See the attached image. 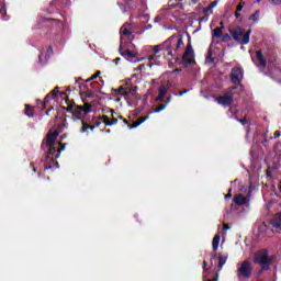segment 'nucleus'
I'll list each match as a JSON object with an SVG mask.
<instances>
[{"label":"nucleus","instance_id":"obj_20","mask_svg":"<svg viewBox=\"0 0 281 281\" xmlns=\"http://www.w3.org/2000/svg\"><path fill=\"white\" fill-rule=\"evenodd\" d=\"M157 60V55H151L149 56V64H147V67H153V65H159V63L156 61Z\"/></svg>","mask_w":281,"mask_h":281},{"label":"nucleus","instance_id":"obj_8","mask_svg":"<svg viewBox=\"0 0 281 281\" xmlns=\"http://www.w3.org/2000/svg\"><path fill=\"white\" fill-rule=\"evenodd\" d=\"M238 89V87L229 88L223 95L216 99L217 104L222 106H229L232 102H234V90Z\"/></svg>","mask_w":281,"mask_h":281},{"label":"nucleus","instance_id":"obj_49","mask_svg":"<svg viewBox=\"0 0 281 281\" xmlns=\"http://www.w3.org/2000/svg\"><path fill=\"white\" fill-rule=\"evenodd\" d=\"M119 5H120L121 10H123V12H125L124 4H119Z\"/></svg>","mask_w":281,"mask_h":281},{"label":"nucleus","instance_id":"obj_19","mask_svg":"<svg viewBox=\"0 0 281 281\" xmlns=\"http://www.w3.org/2000/svg\"><path fill=\"white\" fill-rule=\"evenodd\" d=\"M257 59L259 60V63L262 67H267V61L265 60L262 53L257 52Z\"/></svg>","mask_w":281,"mask_h":281},{"label":"nucleus","instance_id":"obj_39","mask_svg":"<svg viewBox=\"0 0 281 281\" xmlns=\"http://www.w3.org/2000/svg\"><path fill=\"white\" fill-rule=\"evenodd\" d=\"M80 80H82V78H79L76 83L78 85L79 89H82V85H80Z\"/></svg>","mask_w":281,"mask_h":281},{"label":"nucleus","instance_id":"obj_46","mask_svg":"<svg viewBox=\"0 0 281 281\" xmlns=\"http://www.w3.org/2000/svg\"><path fill=\"white\" fill-rule=\"evenodd\" d=\"M115 65H119L120 58L114 59Z\"/></svg>","mask_w":281,"mask_h":281},{"label":"nucleus","instance_id":"obj_31","mask_svg":"<svg viewBox=\"0 0 281 281\" xmlns=\"http://www.w3.org/2000/svg\"><path fill=\"white\" fill-rule=\"evenodd\" d=\"M272 5H280L281 0H269Z\"/></svg>","mask_w":281,"mask_h":281},{"label":"nucleus","instance_id":"obj_15","mask_svg":"<svg viewBox=\"0 0 281 281\" xmlns=\"http://www.w3.org/2000/svg\"><path fill=\"white\" fill-rule=\"evenodd\" d=\"M220 27H216L213 30V37L214 38H221V36H223V30L225 29V26H223V22L220 23Z\"/></svg>","mask_w":281,"mask_h":281},{"label":"nucleus","instance_id":"obj_25","mask_svg":"<svg viewBox=\"0 0 281 281\" xmlns=\"http://www.w3.org/2000/svg\"><path fill=\"white\" fill-rule=\"evenodd\" d=\"M139 19L142 21V23H148V21H150V15L149 14H143V15H139Z\"/></svg>","mask_w":281,"mask_h":281},{"label":"nucleus","instance_id":"obj_9","mask_svg":"<svg viewBox=\"0 0 281 281\" xmlns=\"http://www.w3.org/2000/svg\"><path fill=\"white\" fill-rule=\"evenodd\" d=\"M182 59L183 63H187V65H192V63H194V49H192V45L187 46Z\"/></svg>","mask_w":281,"mask_h":281},{"label":"nucleus","instance_id":"obj_23","mask_svg":"<svg viewBox=\"0 0 281 281\" xmlns=\"http://www.w3.org/2000/svg\"><path fill=\"white\" fill-rule=\"evenodd\" d=\"M155 54H159L160 52H166V48H164V44L154 46Z\"/></svg>","mask_w":281,"mask_h":281},{"label":"nucleus","instance_id":"obj_50","mask_svg":"<svg viewBox=\"0 0 281 281\" xmlns=\"http://www.w3.org/2000/svg\"><path fill=\"white\" fill-rule=\"evenodd\" d=\"M224 229H229V226L227 224H225Z\"/></svg>","mask_w":281,"mask_h":281},{"label":"nucleus","instance_id":"obj_14","mask_svg":"<svg viewBox=\"0 0 281 281\" xmlns=\"http://www.w3.org/2000/svg\"><path fill=\"white\" fill-rule=\"evenodd\" d=\"M270 223L276 229H281V213L274 215Z\"/></svg>","mask_w":281,"mask_h":281},{"label":"nucleus","instance_id":"obj_22","mask_svg":"<svg viewBox=\"0 0 281 281\" xmlns=\"http://www.w3.org/2000/svg\"><path fill=\"white\" fill-rule=\"evenodd\" d=\"M33 111L34 109H32L30 105H25V115H27V117H34Z\"/></svg>","mask_w":281,"mask_h":281},{"label":"nucleus","instance_id":"obj_44","mask_svg":"<svg viewBox=\"0 0 281 281\" xmlns=\"http://www.w3.org/2000/svg\"><path fill=\"white\" fill-rule=\"evenodd\" d=\"M243 10V4L237 5V12H240Z\"/></svg>","mask_w":281,"mask_h":281},{"label":"nucleus","instance_id":"obj_45","mask_svg":"<svg viewBox=\"0 0 281 281\" xmlns=\"http://www.w3.org/2000/svg\"><path fill=\"white\" fill-rule=\"evenodd\" d=\"M145 68V66L144 65H140L138 68H137V70L138 71H142V69H144Z\"/></svg>","mask_w":281,"mask_h":281},{"label":"nucleus","instance_id":"obj_55","mask_svg":"<svg viewBox=\"0 0 281 281\" xmlns=\"http://www.w3.org/2000/svg\"><path fill=\"white\" fill-rule=\"evenodd\" d=\"M235 16H237V18L240 16V13H236Z\"/></svg>","mask_w":281,"mask_h":281},{"label":"nucleus","instance_id":"obj_11","mask_svg":"<svg viewBox=\"0 0 281 281\" xmlns=\"http://www.w3.org/2000/svg\"><path fill=\"white\" fill-rule=\"evenodd\" d=\"M115 91L120 95H124V98H128V95H133V98H136L137 100H139V97L137 95V87H133L128 91H124V88H120L119 90H115Z\"/></svg>","mask_w":281,"mask_h":281},{"label":"nucleus","instance_id":"obj_40","mask_svg":"<svg viewBox=\"0 0 281 281\" xmlns=\"http://www.w3.org/2000/svg\"><path fill=\"white\" fill-rule=\"evenodd\" d=\"M240 124H243V126H245V124H247V120L246 119H241L239 120Z\"/></svg>","mask_w":281,"mask_h":281},{"label":"nucleus","instance_id":"obj_38","mask_svg":"<svg viewBox=\"0 0 281 281\" xmlns=\"http://www.w3.org/2000/svg\"><path fill=\"white\" fill-rule=\"evenodd\" d=\"M38 60H40V63H45V59H43V53L40 54Z\"/></svg>","mask_w":281,"mask_h":281},{"label":"nucleus","instance_id":"obj_21","mask_svg":"<svg viewBox=\"0 0 281 281\" xmlns=\"http://www.w3.org/2000/svg\"><path fill=\"white\" fill-rule=\"evenodd\" d=\"M260 19V11H256L254 14L250 15L249 20L254 21L255 23H258V20Z\"/></svg>","mask_w":281,"mask_h":281},{"label":"nucleus","instance_id":"obj_47","mask_svg":"<svg viewBox=\"0 0 281 281\" xmlns=\"http://www.w3.org/2000/svg\"><path fill=\"white\" fill-rule=\"evenodd\" d=\"M45 103H47V102H49V95H47L46 98H45V101H44Z\"/></svg>","mask_w":281,"mask_h":281},{"label":"nucleus","instance_id":"obj_35","mask_svg":"<svg viewBox=\"0 0 281 281\" xmlns=\"http://www.w3.org/2000/svg\"><path fill=\"white\" fill-rule=\"evenodd\" d=\"M0 14H5V5L1 4Z\"/></svg>","mask_w":281,"mask_h":281},{"label":"nucleus","instance_id":"obj_6","mask_svg":"<svg viewBox=\"0 0 281 281\" xmlns=\"http://www.w3.org/2000/svg\"><path fill=\"white\" fill-rule=\"evenodd\" d=\"M251 262L245 260L237 265V278L238 280H249L251 278Z\"/></svg>","mask_w":281,"mask_h":281},{"label":"nucleus","instance_id":"obj_16","mask_svg":"<svg viewBox=\"0 0 281 281\" xmlns=\"http://www.w3.org/2000/svg\"><path fill=\"white\" fill-rule=\"evenodd\" d=\"M148 117H150V114H147L146 116L138 119L136 122L133 123V125L130 128H137V126H140V124H144V122H146Z\"/></svg>","mask_w":281,"mask_h":281},{"label":"nucleus","instance_id":"obj_26","mask_svg":"<svg viewBox=\"0 0 281 281\" xmlns=\"http://www.w3.org/2000/svg\"><path fill=\"white\" fill-rule=\"evenodd\" d=\"M205 61L209 64L214 63V58H212V48L209 49Z\"/></svg>","mask_w":281,"mask_h":281},{"label":"nucleus","instance_id":"obj_42","mask_svg":"<svg viewBox=\"0 0 281 281\" xmlns=\"http://www.w3.org/2000/svg\"><path fill=\"white\" fill-rule=\"evenodd\" d=\"M171 101H172V97H168L166 100V104H170Z\"/></svg>","mask_w":281,"mask_h":281},{"label":"nucleus","instance_id":"obj_43","mask_svg":"<svg viewBox=\"0 0 281 281\" xmlns=\"http://www.w3.org/2000/svg\"><path fill=\"white\" fill-rule=\"evenodd\" d=\"M212 8H216V2H213L212 4L209 5L210 10H212Z\"/></svg>","mask_w":281,"mask_h":281},{"label":"nucleus","instance_id":"obj_10","mask_svg":"<svg viewBox=\"0 0 281 281\" xmlns=\"http://www.w3.org/2000/svg\"><path fill=\"white\" fill-rule=\"evenodd\" d=\"M231 80L234 85H239L240 80H243V69L234 68L231 72Z\"/></svg>","mask_w":281,"mask_h":281},{"label":"nucleus","instance_id":"obj_30","mask_svg":"<svg viewBox=\"0 0 281 281\" xmlns=\"http://www.w3.org/2000/svg\"><path fill=\"white\" fill-rule=\"evenodd\" d=\"M83 113H91V105L86 104L83 108Z\"/></svg>","mask_w":281,"mask_h":281},{"label":"nucleus","instance_id":"obj_58","mask_svg":"<svg viewBox=\"0 0 281 281\" xmlns=\"http://www.w3.org/2000/svg\"><path fill=\"white\" fill-rule=\"evenodd\" d=\"M55 166L58 168V162H55Z\"/></svg>","mask_w":281,"mask_h":281},{"label":"nucleus","instance_id":"obj_5","mask_svg":"<svg viewBox=\"0 0 281 281\" xmlns=\"http://www.w3.org/2000/svg\"><path fill=\"white\" fill-rule=\"evenodd\" d=\"M229 34L236 43H240V45L249 44V36H251V31L244 32L240 27L231 29Z\"/></svg>","mask_w":281,"mask_h":281},{"label":"nucleus","instance_id":"obj_52","mask_svg":"<svg viewBox=\"0 0 281 281\" xmlns=\"http://www.w3.org/2000/svg\"><path fill=\"white\" fill-rule=\"evenodd\" d=\"M274 135H276V137H280V133H278V132H276Z\"/></svg>","mask_w":281,"mask_h":281},{"label":"nucleus","instance_id":"obj_1","mask_svg":"<svg viewBox=\"0 0 281 281\" xmlns=\"http://www.w3.org/2000/svg\"><path fill=\"white\" fill-rule=\"evenodd\" d=\"M131 30H133V26L128 23H125L120 30V34H121L120 54L121 56L126 58V60H128L130 63H142V60H144V57L138 58L137 50L135 52H132L131 49L124 50V36L130 41L131 38H133V33L131 32Z\"/></svg>","mask_w":281,"mask_h":281},{"label":"nucleus","instance_id":"obj_18","mask_svg":"<svg viewBox=\"0 0 281 281\" xmlns=\"http://www.w3.org/2000/svg\"><path fill=\"white\" fill-rule=\"evenodd\" d=\"M217 260H218V268L221 271V269H223V267H225V262H227V255H220L217 257Z\"/></svg>","mask_w":281,"mask_h":281},{"label":"nucleus","instance_id":"obj_59","mask_svg":"<svg viewBox=\"0 0 281 281\" xmlns=\"http://www.w3.org/2000/svg\"><path fill=\"white\" fill-rule=\"evenodd\" d=\"M260 1H262V0H257V3H260Z\"/></svg>","mask_w":281,"mask_h":281},{"label":"nucleus","instance_id":"obj_56","mask_svg":"<svg viewBox=\"0 0 281 281\" xmlns=\"http://www.w3.org/2000/svg\"><path fill=\"white\" fill-rule=\"evenodd\" d=\"M203 265H204V267H206V266H207V262H206V261H204V262H203Z\"/></svg>","mask_w":281,"mask_h":281},{"label":"nucleus","instance_id":"obj_61","mask_svg":"<svg viewBox=\"0 0 281 281\" xmlns=\"http://www.w3.org/2000/svg\"><path fill=\"white\" fill-rule=\"evenodd\" d=\"M261 271H265L263 269Z\"/></svg>","mask_w":281,"mask_h":281},{"label":"nucleus","instance_id":"obj_2","mask_svg":"<svg viewBox=\"0 0 281 281\" xmlns=\"http://www.w3.org/2000/svg\"><path fill=\"white\" fill-rule=\"evenodd\" d=\"M65 126H67L66 120H64V124L58 127V131L55 130L54 132H48V134L46 136V145L49 148L48 156H47L48 159H52V160L58 159V157H60V153H63V150H65V145H63L57 150L55 147L56 139L58 138L60 131H63V128H65Z\"/></svg>","mask_w":281,"mask_h":281},{"label":"nucleus","instance_id":"obj_60","mask_svg":"<svg viewBox=\"0 0 281 281\" xmlns=\"http://www.w3.org/2000/svg\"><path fill=\"white\" fill-rule=\"evenodd\" d=\"M116 102H120V99H116Z\"/></svg>","mask_w":281,"mask_h":281},{"label":"nucleus","instance_id":"obj_3","mask_svg":"<svg viewBox=\"0 0 281 281\" xmlns=\"http://www.w3.org/2000/svg\"><path fill=\"white\" fill-rule=\"evenodd\" d=\"M183 45V36L181 35H172L165 43H162V49L167 52L168 56H177V52Z\"/></svg>","mask_w":281,"mask_h":281},{"label":"nucleus","instance_id":"obj_4","mask_svg":"<svg viewBox=\"0 0 281 281\" xmlns=\"http://www.w3.org/2000/svg\"><path fill=\"white\" fill-rule=\"evenodd\" d=\"M276 256H269L267 250H259L255 254V262L256 265H261L263 270L269 269L271 262H273Z\"/></svg>","mask_w":281,"mask_h":281},{"label":"nucleus","instance_id":"obj_13","mask_svg":"<svg viewBox=\"0 0 281 281\" xmlns=\"http://www.w3.org/2000/svg\"><path fill=\"white\" fill-rule=\"evenodd\" d=\"M169 89H170V86L168 85L160 86L158 90V97L156 98V102H164V98H166V93H168Z\"/></svg>","mask_w":281,"mask_h":281},{"label":"nucleus","instance_id":"obj_7","mask_svg":"<svg viewBox=\"0 0 281 281\" xmlns=\"http://www.w3.org/2000/svg\"><path fill=\"white\" fill-rule=\"evenodd\" d=\"M85 111V108L82 106H77L74 112H72V120L74 122H79L81 128H80V133H87V131L90 128V131H93V126H89L87 125V123H85V121L82 120V113Z\"/></svg>","mask_w":281,"mask_h":281},{"label":"nucleus","instance_id":"obj_32","mask_svg":"<svg viewBox=\"0 0 281 281\" xmlns=\"http://www.w3.org/2000/svg\"><path fill=\"white\" fill-rule=\"evenodd\" d=\"M56 95H58V88H55V89L52 91V98H56Z\"/></svg>","mask_w":281,"mask_h":281},{"label":"nucleus","instance_id":"obj_17","mask_svg":"<svg viewBox=\"0 0 281 281\" xmlns=\"http://www.w3.org/2000/svg\"><path fill=\"white\" fill-rule=\"evenodd\" d=\"M221 244V235H215L212 241L213 251L218 250V245Z\"/></svg>","mask_w":281,"mask_h":281},{"label":"nucleus","instance_id":"obj_24","mask_svg":"<svg viewBox=\"0 0 281 281\" xmlns=\"http://www.w3.org/2000/svg\"><path fill=\"white\" fill-rule=\"evenodd\" d=\"M166 106H167V104H160L157 109H155L150 113H161V111L166 110Z\"/></svg>","mask_w":281,"mask_h":281},{"label":"nucleus","instance_id":"obj_27","mask_svg":"<svg viewBox=\"0 0 281 281\" xmlns=\"http://www.w3.org/2000/svg\"><path fill=\"white\" fill-rule=\"evenodd\" d=\"M101 121L103 122V124H105V126H111V119H109V116H102Z\"/></svg>","mask_w":281,"mask_h":281},{"label":"nucleus","instance_id":"obj_51","mask_svg":"<svg viewBox=\"0 0 281 281\" xmlns=\"http://www.w3.org/2000/svg\"><path fill=\"white\" fill-rule=\"evenodd\" d=\"M207 281H218V278H215V279H209Z\"/></svg>","mask_w":281,"mask_h":281},{"label":"nucleus","instance_id":"obj_54","mask_svg":"<svg viewBox=\"0 0 281 281\" xmlns=\"http://www.w3.org/2000/svg\"><path fill=\"white\" fill-rule=\"evenodd\" d=\"M279 190H280V192H281V181H280V183H279Z\"/></svg>","mask_w":281,"mask_h":281},{"label":"nucleus","instance_id":"obj_53","mask_svg":"<svg viewBox=\"0 0 281 281\" xmlns=\"http://www.w3.org/2000/svg\"><path fill=\"white\" fill-rule=\"evenodd\" d=\"M150 27H153V25H148V26L146 27V30H150Z\"/></svg>","mask_w":281,"mask_h":281},{"label":"nucleus","instance_id":"obj_36","mask_svg":"<svg viewBox=\"0 0 281 281\" xmlns=\"http://www.w3.org/2000/svg\"><path fill=\"white\" fill-rule=\"evenodd\" d=\"M52 47H48L47 53H46V58H49L52 56Z\"/></svg>","mask_w":281,"mask_h":281},{"label":"nucleus","instance_id":"obj_29","mask_svg":"<svg viewBox=\"0 0 281 281\" xmlns=\"http://www.w3.org/2000/svg\"><path fill=\"white\" fill-rule=\"evenodd\" d=\"M222 41H224V43H228V41H232V36L225 34V35H223Z\"/></svg>","mask_w":281,"mask_h":281},{"label":"nucleus","instance_id":"obj_34","mask_svg":"<svg viewBox=\"0 0 281 281\" xmlns=\"http://www.w3.org/2000/svg\"><path fill=\"white\" fill-rule=\"evenodd\" d=\"M115 124H117V119H112V121H110V126H115Z\"/></svg>","mask_w":281,"mask_h":281},{"label":"nucleus","instance_id":"obj_48","mask_svg":"<svg viewBox=\"0 0 281 281\" xmlns=\"http://www.w3.org/2000/svg\"><path fill=\"white\" fill-rule=\"evenodd\" d=\"M71 109H72V106H71V105H68V106L66 108V111H71Z\"/></svg>","mask_w":281,"mask_h":281},{"label":"nucleus","instance_id":"obj_33","mask_svg":"<svg viewBox=\"0 0 281 281\" xmlns=\"http://www.w3.org/2000/svg\"><path fill=\"white\" fill-rule=\"evenodd\" d=\"M161 15L155 18L154 23H161Z\"/></svg>","mask_w":281,"mask_h":281},{"label":"nucleus","instance_id":"obj_28","mask_svg":"<svg viewBox=\"0 0 281 281\" xmlns=\"http://www.w3.org/2000/svg\"><path fill=\"white\" fill-rule=\"evenodd\" d=\"M100 74H101L100 71H97V74L92 75L90 78H88L86 80V82H91V80H95V78H98L100 76Z\"/></svg>","mask_w":281,"mask_h":281},{"label":"nucleus","instance_id":"obj_41","mask_svg":"<svg viewBox=\"0 0 281 281\" xmlns=\"http://www.w3.org/2000/svg\"><path fill=\"white\" fill-rule=\"evenodd\" d=\"M186 93H188V90H183V91L179 92L178 95H180V97L186 95Z\"/></svg>","mask_w":281,"mask_h":281},{"label":"nucleus","instance_id":"obj_12","mask_svg":"<svg viewBox=\"0 0 281 281\" xmlns=\"http://www.w3.org/2000/svg\"><path fill=\"white\" fill-rule=\"evenodd\" d=\"M233 201L235 205H249V196L243 193L236 194Z\"/></svg>","mask_w":281,"mask_h":281},{"label":"nucleus","instance_id":"obj_57","mask_svg":"<svg viewBox=\"0 0 281 281\" xmlns=\"http://www.w3.org/2000/svg\"><path fill=\"white\" fill-rule=\"evenodd\" d=\"M49 168H52V167H46L45 170H49Z\"/></svg>","mask_w":281,"mask_h":281},{"label":"nucleus","instance_id":"obj_37","mask_svg":"<svg viewBox=\"0 0 281 281\" xmlns=\"http://www.w3.org/2000/svg\"><path fill=\"white\" fill-rule=\"evenodd\" d=\"M225 199H232V189L228 190V194L225 195Z\"/></svg>","mask_w":281,"mask_h":281}]
</instances>
